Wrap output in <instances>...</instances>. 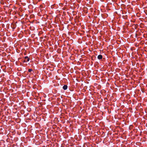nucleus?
I'll return each mask as SVG.
<instances>
[{
    "label": "nucleus",
    "instance_id": "1",
    "mask_svg": "<svg viewBox=\"0 0 147 147\" xmlns=\"http://www.w3.org/2000/svg\"><path fill=\"white\" fill-rule=\"evenodd\" d=\"M120 11L123 14H127V10H121Z\"/></svg>",
    "mask_w": 147,
    "mask_h": 147
},
{
    "label": "nucleus",
    "instance_id": "2",
    "mask_svg": "<svg viewBox=\"0 0 147 147\" xmlns=\"http://www.w3.org/2000/svg\"><path fill=\"white\" fill-rule=\"evenodd\" d=\"M99 59H102V56L101 55H98L97 57Z\"/></svg>",
    "mask_w": 147,
    "mask_h": 147
},
{
    "label": "nucleus",
    "instance_id": "3",
    "mask_svg": "<svg viewBox=\"0 0 147 147\" xmlns=\"http://www.w3.org/2000/svg\"><path fill=\"white\" fill-rule=\"evenodd\" d=\"M63 88L64 90H66L67 88V85H64L63 86Z\"/></svg>",
    "mask_w": 147,
    "mask_h": 147
},
{
    "label": "nucleus",
    "instance_id": "4",
    "mask_svg": "<svg viewBox=\"0 0 147 147\" xmlns=\"http://www.w3.org/2000/svg\"><path fill=\"white\" fill-rule=\"evenodd\" d=\"M120 12H119V11H118V12H115V13H116L118 15H121V14L122 13L120 11Z\"/></svg>",
    "mask_w": 147,
    "mask_h": 147
},
{
    "label": "nucleus",
    "instance_id": "5",
    "mask_svg": "<svg viewBox=\"0 0 147 147\" xmlns=\"http://www.w3.org/2000/svg\"><path fill=\"white\" fill-rule=\"evenodd\" d=\"M24 58L25 59H27V61H29V59L28 58V56H26Z\"/></svg>",
    "mask_w": 147,
    "mask_h": 147
},
{
    "label": "nucleus",
    "instance_id": "6",
    "mask_svg": "<svg viewBox=\"0 0 147 147\" xmlns=\"http://www.w3.org/2000/svg\"><path fill=\"white\" fill-rule=\"evenodd\" d=\"M72 13L73 15H76L77 13V12L74 11H72Z\"/></svg>",
    "mask_w": 147,
    "mask_h": 147
},
{
    "label": "nucleus",
    "instance_id": "7",
    "mask_svg": "<svg viewBox=\"0 0 147 147\" xmlns=\"http://www.w3.org/2000/svg\"><path fill=\"white\" fill-rule=\"evenodd\" d=\"M84 12L85 13H88V11L87 10H83Z\"/></svg>",
    "mask_w": 147,
    "mask_h": 147
},
{
    "label": "nucleus",
    "instance_id": "8",
    "mask_svg": "<svg viewBox=\"0 0 147 147\" xmlns=\"http://www.w3.org/2000/svg\"><path fill=\"white\" fill-rule=\"evenodd\" d=\"M32 69H28V71L29 72H30L31 71H32Z\"/></svg>",
    "mask_w": 147,
    "mask_h": 147
},
{
    "label": "nucleus",
    "instance_id": "9",
    "mask_svg": "<svg viewBox=\"0 0 147 147\" xmlns=\"http://www.w3.org/2000/svg\"><path fill=\"white\" fill-rule=\"evenodd\" d=\"M130 13V12H129V11L128 10L127 11V14H126V15H125L126 16H127V15L129 14V13Z\"/></svg>",
    "mask_w": 147,
    "mask_h": 147
},
{
    "label": "nucleus",
    "instance_id": "10",
    "mask_svg": "<svg viewBox=\"0 0 147 147\" xmlns=\"http://www.w3.org/2000/svg\"><path fill=\"white\" fill-rule=\"evenodd\" d=\"M97 11V14H99L100 13V11L98 10Z\"/></svg>",
    "mask_w": 147,
    "mask_h": 147
},
{
    "label": "nucleus",
    "instance_id": "11",
    "mask_svg": "<svg viewBox=\"0 0 147 147\" xmlns=\"http://www.w3.org/2000/svg\"><path fill=\"white\" fill-rule=\"evenodd\" d=\"M144 13H145L146 15H147V14L146 12V11H145L144 10Z\"/></svg>",
    "mask_w": 147,
    "mask_h": 147
},
{
    "label": "nucleus",
    "instance_id": "12",
    "mask_svg": "<svg viewBox=\"0 0 147 147\" xmlns=\"http://www.w3.org/2000/svg\"><path fill=\"white\" fill-rule=\"evenodd\" d=\"M63 14H64V15H65V12L64 11L63 12Z\"/></svg>",
    "mask_w": 147,
    "mask_h": 147
},
{
    "label": "nucleus",
    "instance_id": "13",
    "mask_svg": "<svg viewBox=\"0 0 147 147\" xmlns=\"http://www.w3.org/2000/svg\"><path fill=\"white\" fill-rule=\"evenodd\" d=\"M94 12L96 13V12H97V11H94Z\"/></svg>",
    "mask_w": 147,
    "mask_h": 147
},
{
    "label": "nucleus",
    "instance_id": "14",
    "mask_svg": "<svg viewBox=\"0 0 147 147\" xmlns=\"http://www.w3.org/2000/svg\"><path fill=\"white\" fill-rule=\"evenodd\" d=\"M24 62H26V61H25V60H24Z\"/></svg>",
    "mask_w": 147,
    "mask_h": 147
},
{
    "label": "nucleus",
    "instance_id": "15",
    "mask_svg": "<svg viewBox=\"0 0 147 147\" xmlns=\"http://www.w3.org/2000/svg\"><path fill=\"white\" fill-rule=\"evenodd\" d=\"M40 11L41 12V11H41V10H40Z\"/></svg>",
    "mask_w": 147,
    "mask_h": 147
}]
</instances>
